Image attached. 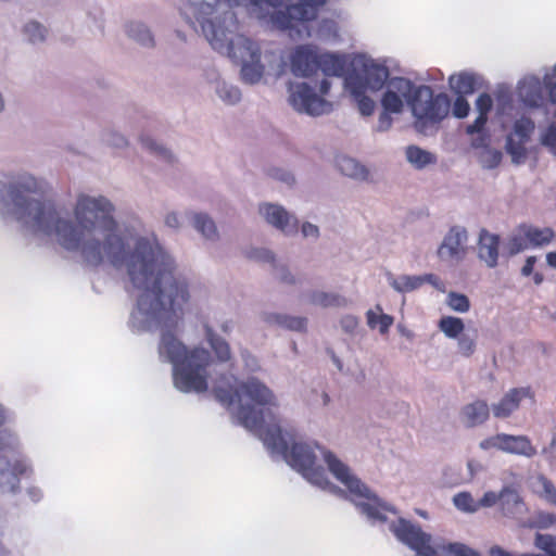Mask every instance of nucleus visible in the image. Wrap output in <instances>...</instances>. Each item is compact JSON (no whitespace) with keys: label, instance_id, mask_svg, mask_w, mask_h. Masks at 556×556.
<instances>
[{"label":"nucleus","instance_id":"nucleus-1","mask_svg":"<svg viewBox=\"0 0 556 556\" xmlns=\"http://www.w3.org/2000/svg\"><path fill=\"white\" fill-rule=\"evenodd\" d=\"M114 249L105 251L98 263L81 261L90 267L104 264L124 273L138 293L130 311L128 327L134 333L162 329L157 348L161 362L173 366V381L181 392L207 390L211 353L203 348L188 350L169 329L176 328L190 300L187 277L177 269L172 255L156 236L134 235L114 217Z\"/></svg>","mask_w":556,"mask_h":556},{"label":"nucleus","instance_id":"nucleus-2","mask_svg":"<svg viewBox=\"0 0 556 556\" xmlns=\"http://www.w3.org/2000/svg\"><path fill=\"white\" fill-rule=\"evenodd\" d=\"M45 179L26 170L0 173V207L36 235L52 238L67 252L90 263L114 249L115 205L102 194L79 193L66 210L27 194H43Z\"/></svg>","mask_w":556,"mask_h":556},{"label":"nucleus","instance_id":"nucleus-3","mask_svg":"<svg viewBox=\"0 0 556 556\" xmlns=\"http://www.w3.org/2000/svg\"><path fill=\"white\" fill-rule=\"evenodd\" d=\"M262 441L273 457L282 458L309 483L323 490L342 493L328 480L319 464V460H323L331 475L345 485L354 505L370 522L382 523L387 520V513L395 514V509L371 492L345 463L319 444L293 442L289 447L286 435L277 425H273L262 434Z\"/></svg>","mask_w":556,"mask_h":556},{"label":"nucleus","instance_id":"nucleus-4","mask_svg":"<svg viewBox=\"0 0 556 556\" xmlns=\"http://www.w3.org/2000/svg\"><path fill=\"white\" fill-rule=\"evenodd\" d=\"M239 4L240 0H179L177 9L180 17L192 29L201 31L217 52L239 63L263 56L268 70L281 76L287 63L280 50L237 31L238 21L232 9Z\"/></svg>","mask_w":556,"mask_h":556},{"label":"nucleus","instance_id":"nucleus-5","mask_svg":"<svg viewBox=\"0 0 556 556\" xmlns=\"http://www.w3.org/2000/svg\"><path fill=\"white\" fill-rule=\"evenodd\" d=\"M233 376L222 377L213 386V392L218 402L231 406L238 402L235 416L240 425L250 431L262 434L271 427L264 426L263 408L277 405V397L265 382L256 377H248L236 384Z\"/></svg>","mask_w":556,"mask_h":556},{"label":"nucleus","instance_id":"nucleus-6","mask_svg":"<svg viewBox=\"0 0 556 556\" xmlns=\"http://www.w3.org/2000/svg\"><path fill=\"white\" fill-rule=\"evenodd\" d=\"M286 0H250V13L254 18L279 30H288L293 39L311 37V30L306 25L316 18L319 10L328 0H298L288 5L286 10H276Z\"/></svg>","mask_w":556,"mask_h":556},{"label":"nucleus","instance_id":"nucleus-7","mask_svg":"<svg viewBox=\"0 0 556 556\" xmlns=\"http://www.w3.org/2000/svg\"><path fill=\"white\" fill-rule=\"evenodd\" d=\"M390 530L401 543L415 552V556H480L462 543L441 544L418 525L404 518L391 522Z\"/></svg>","mask_w":556,"mask_h":556},{"label":"nucleus","instance_id":"nucleus-8","mask_svg":"<svg viewBox=\"0 0 556 556\" xmlns=\"http://www.w3.org/2000/svg\"><path fill=\"white\" fill-rule=\"evenodd\" d=\"M390 79V72L384 61L366 54H357L351 62V70L345 76L346 90L359 93L362 89L376 92L381 90Z\"/></svg>","mask_w":556,"mask_h":556},{"label":"nucleus","instance_id":"nucleus-9","mask_svg":"<svg viewBox=\"0 0 556 556\" xmlns=\"http://www.w3.org/2000/svg\"><path fill=\"white\" fill-rule=\"evenodd\" d=\"M331 84L323 79L318 92L305 81H294L288 85V101L294 111L309 116H320L332 110V104L325 99L330 91Z\"/></svg>","mask_w":556,"mask_h":556},{"label":"nucleus","instance_id":"nucleus-10","mask_svg":"<svg viewBox=\"0 0 556 556\" xmlns=\"http://www.w3.org/2000/svg\"><path fill=\"white\" fill-rule=\"evenodd\" d=\"M451 109V101L447 94H433L432 89L426 85H418L415 91L413 102H410V112L415 117L417 128L426 124H438L444 119Z\"/></svg>","mask_w":556,"mask_h":556},{"label":"nucleus","instance_id":"nucleus-11","mask_svg":"<svg viewBox=\"0 0 556 556\" xmlns=\"http://www.w3.org/2000/svg\"><path fill=\"white\" fill-rule=\"evenodd\" d=\"M469 235L460 225L452 226L444 235L437 250L438 258L446 264L457 265L462 263L469 252Z\"/></svg>","mask_w":556,"mask_h":556},{"label":"nucleus","instance_id":"nucleus-12","mask_svg":"<svg viewBox=\"0 0 556 556\" xmlns=\"http://www.w3.org/2000/svg\"><path fill=\"white\" fill-rule=\"evenodd\" d=\"M417 86L405 77H391L381 97L382 109L395 114H401L405 104L410 109V102H413Z\"/></svg>","mask_w":556,"mask_h":556},{"label":"nucleus","instance_id":"nucleus-13","mask_svg":"<svg viewBox=\"0 0 556 556\" xmlns=\"http://www.w3.org/2000/svg\"><path fill=\"white\" fill-rule=\"evenodd\" d=\"M258 214L263 220L286 236H292L298 231V218L288 212L282 205L264 202L258 205Z\"/></svg>","mask_w":556,"mask_h":556},{"label":"nucleus","instance_id":"nucleus-14","mask_svg":"<svg viewBox=\"0 0 556 556\" xmlns=\"http://www.w3.org/2000/svg\"><path fill=\"white\" fill-rule=\"evenodd\" d=\"M319 49L314 45H299L289 53L290 72L295 77L307 78L317 73Z\"/></svg>","mask_w":556,"mask_h":556},{"label":"nucleus","instance_id":"nucleus-15","mask_svg":"<svg viewBox=\"0 0 556 556\" xmlns=\"http://www.w3.org/2000/svg\"><path fill=\"white\" fill-rule=\"evenodd\" d=\"M551 76L553 81L556 83V75L554 74V67L551 73H546L541 80L536 76H526L518 85V96L520 100L528 106L538 108L543 102V89H548L545 84V78Z\"/></svg>","mask_w":556,"mask_h":556},{"label":"nucleus","instance_id":"nucleus-16","mask_svg":"<svg viewBox=\"0 0 556 556\" xmlns=\"http://www.w3.org/2000/svg\"><path fill=\"white\" fill-rule=\"evenodd\" d=\"M29 465L25 459H16L14 464L0 455V492L15 493L20 485V476L27 475Z\"/></svg>","mask_w":556,"mask_h":556},{"label":"nucleus","instance_id":"nucleus-17","mask_svg":"<svg viewBox=\"0 0 556 556\" xmlns=\"http://www.w3.org/2000/svg\"><path fill=\"white\" fill-rule=\"evenodd\" d=\"M526 399L533 400V393L529 387L508 390L498 402L492 404L491 410L493 416L501 419L508 418Z\"/></svg>","mask_w":556,"mask_h":556},{"label":"nucleus","instance_id":"nucleus-18","mask_svg":"<svg viewBox=\"0 0 556 556\" xmlns=\"http://www.w3.org/2000/svg\"><path fill=\"white\" fill-rule=\"evenodd\" d=\"M478 258L489 268H494L498 264L500 237L495 233L482 229L478 240Z\"/></svg>","mask_w":556,"mask_h":556},{"label":"nucleus","instance_id":"nucleus-19","mask_svg":"<svg viewBox=\"0 0 556 556\" xmlns=\"http://www.w3.org/2000/svg\"><path fill=\"white\" fill-rule=\"evenodd\" d=\"M186 216L192 227L207 241L215 242L219 239V232L214 219L203 212H187Z\"/></svg>","mask_w":556,"mask_h":556},{"label":"nucleus","instance_id":"nucleus-20","mask_svg":"<svg viewBox=\"0 0 556 556\" xmlns=\"http://www.w3.org/2000/svg\"><path fill=\"white\" fill-rule=\"evenodd\" d=\"M305 301L314 306L323 308L345 307L348 299L337 292H326L323 290H309L304 294Z\"/></svg>","mask_w":556,"mask_h":556},{"label":"nucleus","instance_id":"nucleus-21","mask_svg":"<svg viewBox=\"0 0 556 556\" xmlns=\"http://www.w3.org/2000/svg\"><path fill=\"white\" fill-rule=\"evenodd\" d=\"M240 64L241 79L249 85L258 84L266 72L274 75V73L268 70V63L263 59V56H258Z\"/></svg>","mask_w":556,"mask_h":556},{"label":"nucleus","instance_id":"nucleus-22","mask_svg":"<svg viewBox=\"0 0 556 556\" xmlns=\"http://www.w3.org/2000/svg\"><path fill=\"white\" fill-rule=\"evenodd\" d=\"M490 415V407L485 401L477 400L465 405L462 409V419L467 427L482 425Z\"/></svg>","mask_w":556,"mask_h":556},{"label":"nucleus","instance_id":"nucleus-23","mask_svg":"<svg viewBox=\"0 0 556 556\" xmlns=\"http://www.w3.org/2000/svg\"><path fill=\"white\" fill-rule=\"evenodd\" d=\"M503 452L509 454L533 457L536 454L535 447L526 435H511L503 433Z\"/></svg>","mask_w":556,"mask_h":556},{"label":"nucleus","instance_id":"nucleus-24","mask_svg":"<svg viewBox=\"0 0 556 556\" xmlns=\"http://www.w3.org/2000/svg\"><path fill=\"white\" fill-rule=\"evenodd\" d=\"M388 285L399 293H408L422 287V275H394L387 273Z\"/></svg>","mask_w":556,"mask_h":556},{"label":"nucleus","instance_id":"nucleus-25","mask_svg":"<svg viewBox=\"0 0 556 556\" xmlns=\"http://www.w3.org/2000/svg\"><path fill=\"white\" fill-rule=\"evenodd\" d=\"M320 70L326 76H342L345 71V60L334 53L318 51L317 71Z\"/></svg>","mask_w":556,"mask_h":556},{"label":"nucleus","instance_id":"nucleus-26","mask_svg":"<svg viewBox=\"0 0 556 556\" xmlns=\"http://www.w3.org/2000/svg\"><path fill=\"white\" fill-rule=\"evenodd\" d=\"M264 320L269 325L299 332L305 331L307 326V318L287 314L268 313L264 315Z\"/></svg>","mask_w":556,"mask_h":556},{"label":"nucleus","instance_id":"nucleus-27","mask_svg":"<svg viewBox=\"0 0 556 556\" xmlns=\"http://www.w3.org/2000/svg\"><path fill=\"white\" fill-rule=\"evenodd\" d=\"M479 77L472 73L460 72L448 78L450 88L459 96L471 94L476 91Z\"/></svg>","mask_w":556,"mask_h":556},{"label":"nucleus","instance_id":"nucleus-28","mask_svg":"<svg viewBox=\"0 0 556 556\" xmlns=\"http://www.w3.org/2000/svg\"><path fill=\"white\" fill-rule=\"evenodd\" d=\"M406 161L418 170L425 169L429 165L437 163V155L418 146L410 144L405 149Z\"/></svg>","mask_w":556,"mask_h":556},{"label":"nucleus","instance_id":"nucleus-29","mask_svg":"<svg viewBox=\"0 0 556 556\" xmlns=\"http://www.w3.org/2000/svg\"><path fill=\"white\" fill-rule=\"evenodd\" d=\"M127 36L146 48L154 47V37L151 29L142 22L131 21L126 24Z\"/></svg>","mask_w":556,"mask_h":556},{"label":"nucleus","instance_id":"nucleus-30","mask_svg":"<svg viewBox=\"0 0 556 556\" xmlns=\"http://www.w3.org/2000/svg\"><path fill=\"white\" fill-rule=\"evenodd\" d=\"M204 334L218 361L222 363L229 362L231 359V352L228 342L220 338L208 325L204 326Z\"/></svg>","mask_w":556,"mask_h":556},{"label":"nucleus","instance_id":"nucleus-31","mask_svg":"<svg viewBox=\"0 0 556 556\" xmlns=\"http://www.w3.org/2000/svg\"><path fill=\"white\" fill-rule=\"evenodd\" d=\"M337 165L340 172L353 179L365 180L368 177L367 168L350 156H341L337 160Z\"/></svg>","mask_w":556,"mask_h":556},{"label":"nucleus","instance_id":"nucleus-32","mask_svg":"<svg viewBox=\"0 0 556 556\" xmlns=\"http://www.w3.org/2000/svg\"><path fill=\"white\" fill-rule=\"evenodd\" d=\"M526 231L531 248H541L549 244L555 237V232L549 227L539 228L526 224Z\"/></svg>","mask_w":556,"mask_h":556},{"label":"nucleus","instance_id":"nucleus-33","mask_svg":"<svg viewBox=\"0 0 556 556\" xmlns=\"http://www.w3.org/2000/svg\"><path fill=\"white\" fill-rule=\"evenodd\" d=\"M366 319L368 327L371 329L378 327L381 334H386L394 321L392 316L382 313L380 305H377L375 309H368Z\"/></svg>","mask_w":556,"mask_h":556},{"label":"nucleus","instance_id":"nucleus-34","mask_svg":"<svg viewBox=\"0 0 556 556\" xmlns=\"http://www.w3.org/2000/svg\"><path fill=\"white\" fill-rule=\"evenodd\" d=\"M505 248L509 255L518 254L521 251L530 248L526 231V224H521L511 232Z\"/></svg>","mask_w":556,"mask_h":556},{"label":"nucleus","instance_id":"nucleus-35","mask_svg":"<svg viewBox=\"0 0 556 556\" xmlns=\"http://www.w3.org/2000/svg\"><path fill=\"white\" fill-rule=\"evenodd\" d=\"M438 328L447 339L455 340L465 330V324L462 318L448 315L439 319Z\"/></svg>","mask_w":556,"mask_h":556},{"label":"nucleus","instance_id":"nucleus-36","mask_svg":"<svg viewBox=\"0 0 556 556\" xmlns=\"http://www.w3.org/2000/svg\"><path fill=\"white\" fill-rule=\"evenodd\" d=\"M22 34L26 41L38 45L47 39L48 28L41 23L31 20L24 24Z\"/></svg>","mask_w":556,"mask_h":556},{"label":"nucleus","instance_id":"nucleus-37","mask_svg":"<svg viewBox=\"0 0 556 556\" xmlns=\"http://www.w3.org/2000/svg\"><path fill=\"white\" fill-rule=\"evenodd\" d=\"M539 143L556 157V121L548 122L539 129Z\"/></svg>","mask_w":556,"mask_h":556},{"label":"nucleus","instance_id":"nucleus-38","mask_svg":"<svg viewBox=\"0 0 556 556\" xmlns=\"http://www.w3.org/2000/svg\"><path fill=\"white\" fill-rule=\"evenodd\" d=\"M215 92L224 103L229 105L238 103L241 99L239 88L225 80H218L216 83Z\"/></svg>","mask_w":556,"mask_h":556},{"label":"nucleus","instance_id":"nucleus-39","mask_svg":"<svg viewBox=\"0 0 556 556\" xmlns=\"http://www.w3.org/2000/svg\"><path fill=\"white\" fill-rule=\"evenodd\" d=\"M527 142L523 140H520L517 137L507 136L506 137V151L511 156V161L515 164H521L525 162L527 157V149H526Z\"/></svg>","mask_w":556,"mask_h":556},{"label":"nucleus","instance_id":"nucleus-40","mask_svg":"<svg viewBox=\"0 0 556 556\" xmlns=\"http://www.w3.org/2000/svg\"><path fill=\"white\" fill-rule=\"evenodd\" d=\"M500 503L505 514H514L520 505V496L511 486H505L500 492Z\"/></svg>","mask_w":556,"mask_h":556},{"label":"nucleus","instance_id":"nucleus-41","mask_svg":"<svg viewBox=\"0 0 556 556\" xmlns=\"http://www.w3.org/2000/svg\"><path fill=\"white\" fill-rule=\"evenodd\" d=\"M535 129V124L530 117L522 116L515 121L513 130L509 134L511 137H517L520 140L528 142Z\"/></svg>","mask_w":556,"mask_h":556},{"label":"nucleus","instance_id":"nucleus-42","mask_svg":"<svg viewBox=\"0 0 556 556\" xmlns=\"http://www.w3.org/2000/svg\"><path fill=\"white\" fill-rule=\"evenodd\" d=\"M101 139L104 144L117 150H124L129 146V141L121 131L108 128L102 131Z\"/></svg>","mask_w":556,"mask_h":556},{"label":"nucleus","instance_id":"nucleus-43","mask_svg":"<svg viewBox=\"0 0 556 556\" xmlns=\"http://www.w3.org/2000/svg\"><path fill=\"white\" fill-rule=\"evenodd\" d=\"M352 98L356 101L357 108L362 115L370 116L376 109V102L367 96L369 90L362 89L359 93H356L354 90H348Z\"/></svg>","mask_w":556,"mask_h":556},{"label":"nucleus","instance_id":"nucleus-44","mask_svg":"<svg viewBox=\"0 0 556 556\" xmlns=\"http://www.w3.org/2000/svg\"><path fill=\"white\" fill-rule=\"evenodd\" d=\"M457 341L458 353L465 357L471 356L477 348V333L462 332V334L455 339Z\"/></svg>","mask_w":556,"mask_h":556},{"label":"nucleus","instance_id":"nucleus-45","mask_svg":"<svg viewBox=\"0 0 556 556\" xmlns=\"http://www.w3.org/2000/svg\"><path fill=\"white\" fill-rule=\"evenodd\" d=\"M446 305L456 313L465 314L470 309V301L467 295L451 291L446 295Z\"/></svg>","mask_w":556,"mask_h":556},{"label":"nucleus","instance_id":"nucleus-46","mask_svg":"<svg viewBox=\"0 0 556 556\" xmlns=\"http://www.w3.org/2000/svg\"><path fill=\"white\" fill-rule=\"evenodd\" d=\"M535 546L545 552L544 555L522 554L520 556H556V536L551 534H536Z\"/></svg>","mask_w":556,"mask_h":556},{"label":"nucleus","instance_id":"nucleus-47","mask_svg":"<svg viewBox=\"0 0 556 556\" xmlns=\"http://www.w3.org/2000/svg\"><path fill=\"white\" fill-rule=\"evenodd\" d=\"M453 504L458 510L464 513H475L479 509V504L473 500L470 493L459 492L454 495Z\"/></svg>","mask_w":556,"mask_h":556},{"label":"nucleus","instance_id":"nucleus-48","mask_svg":"<svg viewBox=\"0 0 556 556\" xmlns=\"http://www.w3.org/2000/svg\"><path fill=\"white\" fill-rule=\"evenodd\" d=\"M140 142L144 149L150 151L151 153L169 161L170 160V153L169 151L160 142H157L155 139H153L150 136L142 135L140 137Z\"/></svg>","mask_w":556,"mask_h":556},{"label":"nucleus","instance_id":"nucleus-49","mask_svg":"<svg viewBox=\"0 0 556 556\" xmlns=\"http://www.w3.org/2000/svg\"><path fill=\"white\" fill-rule=\"evenodd\" d=\"M245 256L250 260L268 263L271 265H274L276 262V257L273 251L266 248H250L245 251Z\"/></svg>","mask_w":556,"mask_h":556},{"label":"nucleus","instance_id":"nucleus-50","mask_svg":"<svg viewBox=\"0 0 556 556\" xmlns=\"http://www.w3.org/2000/svg\"><path fill=\"white\" fill-rule=\"evenodd\" d=\"M502 153L497 150L485 149L480 154V163L483 168L493 169L500 165Z\"/></svg>","mask_w":556,"mask_h":556},{"label":"nucleus","instance_id":"nucleus-51","mask_svg":"<svg viewBox=\"0 0 556 556\" xmlns=\"http://www.w3.org/2000/svg\"><path fill=\"white\" fill-rule=\"evenodd\" d=\"M273 267H274V276L279 281L287 283V285H295L296 283L295 276L289 270V268L285 264L275 262Z\"/></svg>","mask_w":556,"mask_h":556},{"label":"nucleus","instance_id":"nucleus-52","mask_svg":"<svg viewBox=\"0 0 556 556\" xmlns=\"http://www.w3.org/2000/svg\"><path fill=\"white\" fill-rule=\"evenodd\" d=\"M470 105L468 101L464 98V96L458 94L452 106L453 115L457 118H464L468 115Z\"/></svg>","mask_w":556,"mask_h":556},{"label":"nucleus","instance_id":"nucleus-53","mask_svg":"<svg viewBox=\"0 0 556 556\" xmlns=\"http://www.w3.org/2000/svg\"><path fill=\"white\" fill-rule=\"evenodd\" d=\"M503 433L489 437L479 443L481 450H498L503 452Z\"/></svg>","mask_w":556,"mask_h":556},{"label":"nucleus","instance_id":"nucleus-54","mask_svg":"<svg viewBox=\"0 0 556 556\" xmlns=\"http://www.w3.org/2000/svg\"><path fill=\"white\" fill-rule=\"evenodd\" d=\"M359 325V319L354 315H344L340 319V327L342 331L348 334H354Z\"/></svg>","mask_w":556,"mask_h":556},{"label":"nucleus","instance_id":"nucleus-55","mask_svg":"<svg viewBox=\"0 0 556 556\" xmlns=\"http://www.w3.org/2000/svg\"><path fill=\"white\" fill-rule=\"evenodd\" d=\"M392 114H394V113L382 109V112L379 114L377 125H376L377 131L384 132L391 128V126L393 124V118L391 116Z\"/></svg>","mask_w":556,"mask_h":556},{"label":"nucleus","instance_id":"nucleus-56","mask_svg":"<svg viewBox=\"0 0 556 556\" xmlns=\"http://www.w3.org/2000/svg\"><path fill=\"white\" fill-rule=\"evenodd\" d=\"M493 101L490 94L481 93L476 100V109L480 115L488 116L491 111Z\"/></svg>","mask_w":556,"mask_h":556},{"label":"nucleus","instance_id":"nucleus-57","mask_svg":"<svg viewBox=\"0 0 556 556\" xmlns=\"http://www.w3.org/2000/svg\"><path fill=\"white\" fill-rule=\"evenodd\" d=\"M301 233L304 238L311 239L313 241H317L320 236L318 226L309 222H305L302 224Z\"/></svg>","mask_w":556,"mask_h":556},{"label":"nucleus","instance_id":"nucleus-58","mask_svg":"<svg viewBox=\"0 0 556 556\" xmlns=\"http://www.w3.org/2000/svg\"><path fill=\"white\" fill-rule=\"evenodd\" d=\"M425 283L431 285L433 288L441 292H445V283L434 274H424L422 275V286Z\"/></svg>","mask_w":556,"mask_h":556},{"label":"nucleus","instance_id":"nucleus-59","mask_svg":"<svg viewBox=\"0 0 556 556\" xmlns=\"http://www.w3.org/2000/svg\"><path fill=\"white\" fill-rule=\"evenodd\" d=\"M241 357L243 359L244 366L249 371H257L260 369L258 361L251 355L248 351L241 352Z\"/></svg>","mask_w":556,"mask_h":556},{"label":"nucleus","instance_id":"nucleus-60","mask_svg":"<svg viewBox=\"0 0 556 556\" xmlns=\"http://www.w3.org/2000/svg\"><path fill=\"white\" fill-rule=\"evenodd\" d=\"M497 502H500V493H495L493 491L485 492L481 500L478 502L480 507H492Z\"/></svg>","mask_w":556,"mask_h":556},{"label":"nucleus","instance_id":"nucleus-61","mask_svg":"<svg viewBox=\"0 0 556 556\" xmlns=\"http://www.w3.org/2000/svg\"><path fill=\"white\" fill-rule=\"evenodd\" d=\"M554 74L556 75V64L554 65ZM545 84L548 89V99L551 103L556 104V83L553 81L551 76L545 78ZM553 117L556 119V110L553 112Z\"/></svg>","mask_w":556,"mask_h":556},{"label":"nucleus","instance_id":"nucleus-62","mask_svg":"<svg viewBox=\"0 0 556 556\" xmlns=\"http://www.w3.org/2000/svg\"><path fill=\"white\" fill-rule=\"evenodd\" d=\"M486 121H488V116L478 114L475 122L467 126V134L473 135V134L480 132L483 129Z\"/></svg>","mask_w":556,"mask_h":556},{"label":"nucleus","instance_id":"nucleus-63","mask_svg":"<svg viewBox=\"0 0 556 556\" xmlns=\"http://www.w3.org/2000/svg\"><path fill=\"white\" fill-rule=\"evenodd\" d=\"M319 36H330L336 34L337 24L331 20H324L319 27Z\"/></svg>","mask_w":556,"mask_h":556},{"label":"nucleus","instance_id":"nucleus-64","mask_svg":"<svg viewBox=\"0 0 556 556\" xmlns=\"http://www.w3.org/2000/svg\"><path fill=\"white\" fill-rule=\"evenodd\" d=\"M164 223L167 227L175 229V230L179 229L181 226L179 216L176 212H168L165 215Z\"/></svg>","mask_w":556,"mask_h":556}]
</instances>
